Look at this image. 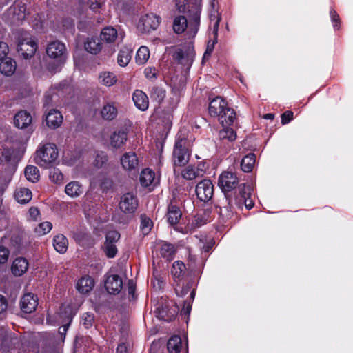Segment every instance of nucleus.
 <instances>
[{
	"label": "nucleus",
	"instance_id": "23",
	"mask_svg": "<svg viewBox=\"0 0 353 353\" xmlns=\"http://www.w3.org/2000/svg\"><path fill=\"white\" fill-rule=\"evenodd\" d=\"M119 37L122 39L123 34L118 33V31L113 27L104 28L101 33V39L107 43H113Z\"/></svg>",
	"mask_w": 353,
	"mask_h": 353
},
{
	"label": "nucleus",
	"instance_id": "54",
	"mask_svg": "<svg viewBox=\"0 0 353 353\" xmlns=\"http://www.w3.org/2000/svg\"><path fill=\"white\" fill-rule=\"evenodd\" d=\"M105 0H88V3L89 4L90 9L96 11L102 6Z\"/></svg>",
	"mask_w": 353,
	"mask_h": 353
},
{
	"label": "nucleus",
	"instance_id": "30",
	"mask_svg": "<svg viewBox=\"0 0 353 353\" xmlns=\"http://www.w3.org/2000/svg\"><path fill=\"white\" fill-rule=\"evenodd\" d=\"M160 254L161 256L165 259L167 261H172L176 252V248L174 245L164 242L160 248Z\"/></svg>",
	"mask_w": 353,
	"mask_h": 353
},
{
	"label": "nucleus",
	"instance_id": "10",
	"mask_svg": "<svg viewBox=\"0 0 353 353\" xmlns=\"http://www.w3.org/2000/svg\"><path fill=\"white\" fill-rule=\"evenodd\" d=\"M238 183V177L232 172L225 171L219 176L218 185L225 193L234 189Z\"/></svg>",
	"mask_w": 353,
	"mask_h": 353
},
{
	"label": "nucleus",
	"instance_id": "27",
	"mask_svg": "<svg viewBox=\"0 0 353 353\" xmlns=\"http://www.w3.org/2000/svg\"><path fill=\"white\" fill-rule=\"evenodd\" d=\"M83 185L78 181H71L65 188V194L72 198L79 196L83 192Z\"/></svg>",
	"mask_w": 353,
	"mask_h": 353
},
{
	"label": "nucleus",
	"instance_id": "62",
	"mask_svg": "<svg viewBox=\"0 0 353 353\" xmlns=\"http://www.w3.org/2000/svg\"><path fill=\"white\" fill-rule=\"evenodd\" d=\"M190 290V287L188 284H187L185 286H183L180 292L177 288L175 289L176 293L179 296H183L185 294H188V292Z\"/></svg>",
	"mask_w": 353,
	"mask_h": 353
},
{
	"label": "nucleus",
	"instance_id": "53",
	"mask_svg": "<svg viewBox=\"0 0 353 353\" xmlns=\"http://www.w3.org/2000/svg\"><path fill=\"white\" fill-rule=\"evenodd\" d=\"M10 251L4 246H0V264H4L8 261Z\"/></svg>",
	"mask_w": 353,
	"mask_h": 353
},
{
	"label": "nucleus",
	"instance_id": "41",
	"mask_svg": "<svg viewBox=\"0 0 353 353\" xmlns=\"http://www.w3.org/2000/svg\"><path fill=\"white\" fill-rule=\"evenodd\" d=\"M99 80L103 85L110 87L117 81V77L112 72H104L99 75Z\"/></svg>",
	"mask_w": 353,
	"mask_h": 353
},
{
	"label": "nucleus",
	"instance_id": "60",
	"mask_svg": "<svg viewBox=\"0 0 353 353\" xmlns=\"http://www.w3.org/2000/svg\"><path fill=\"white\" fill-rule=\"evenodd\" d=\"M59 86V88H73L74 86V81L71 78L66 79L60 83Z\"/></svg>",
	"mask_w": 353,
	"mask_h": 353
},
{
	"label": "nucleus",
	"instance_id": "9",
	"mask_svg": "<svg viewBox=\"0 0 353 353\" xmlns=\"http://www.w3.org/2000/svg\"><path fill=\"white\" fill-rule=\"evenodd\" d=\"M160 21L159 16L153 13L146 14L141 17L137 28L142 32H150L158 28Z\"/></svg>",
	"mask_w": 353,
	"mask_h": 353
},
{
	"label": "nucleus",
	"instance_id": "50",
	"mask_svg": "<svg viewBox=\"0 0 353 353\" xmlns=\"http://www.w3.org/2000/svg\"><path fill=\"white\" fill-rule=\"evenodd\" d=\"M105 252L108 257L113 258L116 256L117 248L114 243H105L104 245Z\"/></svg>",
	"mask_w": 353,
	"mask_h": 353
},
{
	"label": "nucleus",
	"instance_id": "11",
	"mask_svg": "<svg viewBox=\"0 0 353 353\" xmlns=\"http://www.w3.org/2000/svg\"><path fill=\"white\" fill-rule=\"evenodd\" d=\"M214 193V186L210 180L204 179L196 186V194L198 199L203 202L210 201Z\"/></svg>",
	"mask_w": 353,
	"mask_h": 353
},
{
	"label": "nucleus",
	"instance_id": "1",
	"mask_svg": "<svg viewBox=\"0 0 353 353\" xmlns=\"http://www.w3.org/2000/svg\"><path fill=\"white\" fill-rule=\"evenodd\" d=\"M188 9L189 23L185 17H176L173 21V30L176 34H181L188 28L190 33L194 36L200 25L201 6L197 3L188 4Z\"/></svg>",
	"mask_w": 353,
	"mask_h": 353
},
{
	"label": "nucleus",
	"instance_id": "33",
	"mask_svg": "<svg viewBox=\"0 0 353 353\" xmlns=\"http://www.w3.org/2000/svg\"><path fill=\"white\" fill-rule=\"evenodd\" d=\"M181 216V212L174 205L170 204L168 208L167 219L171 225L176 224Z\"/></svg>",
	"mask_w": 353,
	"mask_h": 353
},
{
	"label": "nucleus",
	"instance_id": "44",
	"mask_svg": "<svg viewBox=\"0 0 353 353\" xmlns=\"http://www.w3.org/2000/svg\"><path fill=\"white\" fill-rule=\"evenodd\" d=\"M141 225L140 229L143 235H147L150 232L153 223L152 220L145 214H141L140 216Z\"/></svg>",
	"mask_w": 353,
	"mask_h": 353
},
{
	"label": "nucleus",
	"instance_id": "26",
	"mask_svg": "<svg viewBox=\"0 0 353 353\" xmlns=\"http://www.w3.org/2000/svg\"><path fill=\"white\" fill-rule=\"evenodd\" d=\"M17 68V64L14 60L11 58H6L1 60L0 72L1 74L10 77L12 76Z\"/></svg>",
	"mask_w": 353,
	"mask_h": 353
},
{
	"label": "nucleus",
	"instance_id": "46",
	"mask_svg": "<svg viewBox=\"0 0 353 353\" xmlns=\"http://www.w3.org/2000/svg\"><path fill=\"white\" fill-rule=\"evenodd\" d=\"M240 194L241 198L244 200V203L247 209H251L254 206V202L250 199V188L245 189V185L243 184V188L240 185Z\"/></svg>",
	"mask_w": 353,
	"mask_h": 353
},
{
	"label": "nucleus",
	"instance_id": "55",
	"mask_svg": "<svg viewBox=\"0 0 353 353\" xmlns=\"http://www.w3.org/2000/svg\"><path fill=\"white\" fill-rule=\"evenodd\" d=\"M9 48L6 43L0 41V61L8 53Z\"/></svg>",
	"mask_w": 353,
	"mask_h": 353
},
{
	"label": "nucleus",
	"instance_id": "35",
	"mask_svg": "<svg viewBox=\"0 0 353 353\" xmlns=\"http://www.w3.org/2000/svg\"><path fill=\"white\" fill-rule=\"evenodd\" d=\"M132 57V50L128 47L121 49L118 54L117 62L121 67L126 66Z\"/></svg>",
	"mask_w": 353,
	"mask_h": 353
},
{
	"label": "nucleus",
	"instance_id": "36",
	"mask_svg": "<svg viewBox=\"0 0 353 353\" xmlns=\"http://www.w3.org/2000/svg\"><path fill=\"white\" fill-rule=\"evenodd\" d=\"M61 103L58 100V96L56 93L47 91L45 93L43 99V108L48 110L50 106L59 105Z\"/></svg>",
	"mask_w": 353,
	"mask_h": 353
},
{
	"label": "nucleus",
	"instance_id": "56",
	"mask_svg": "<svg viewBox=\"0 0 353 353\" xmlns=\"http://www.w3.org/2000/svg\"><path fill=\"white\" fill-rule=\"evenodd\" d=\"M144 73L148 79H153L156 78L157 70L154 68L148 67L145 69Z\"/></svg>",
	"mask_w": 353,
	"mask_h": 353
},
{
	"label": "nucleus",
	"instance_id": "18",
	"mask_svg": "<svg viewBox=\"0 0 353 353\" xmlns=\"http://www.w3.org/2000/svg\"><path fill=\"white\" fill-rule=\"evenodd\" d=\"M132 99L135 106L139 110L145 111L148 108L149 99L147 94L142 90H135Z\"/></svg>",
	"mask_w": 353,
	"mask_h": 353
},
{
	"label": "nucleus",
	"instance_id": "16",
	"mask_svg": "<svg viewBox=\"0 0 353 353\" xmlns=\"http://www.w3.org/2000/svg\"><path fill=\"white\" fill-rule=\"evenodd\" d=\"M44 116L46 125L51 129L59 128L63 123V116L56 109L46 110Z\"/></svg>",
	"mask_w": 353,
	"mask_h": 353
},
{
	"label": "nucleus",
	"instance_id": "42",
	"mask_svg": "<svg viewBox=\"0 0 353 353\" xmlns=\"http://www.w3.org/2000/svg\"><path fill=\"white\" fill-rule=\"evenodd\" d=\"M223 127V129L219 132L220 139L228 141L229 142L234 141L236 138V135L234 130L232 128H228V126Z\"/></svg>",
	"mask_w": 353,
	"mask_h": 353
},
{
	"label": "nucleus",
	"instance_id": "8",
	"mask_svg": "<svg viewBox=\"0 0 353 353\" xmlns=\"http://www.w3.org/2000/svg\"><path fill=\"white\" fill-rule=\"evenodd\" d=\"M46 54L50 58L57 59L59 64H63L65 61L68 54L65 45L59 41L48 43Z\"/></svg>",
	"mask_w": 353,
	"mask_h": 353
},
{
	"label": "nucleus",
	"instance_id": "47",
	"mask_svg": "<svg viewBox=\"0 0 353 353\" xmlns=\"http://www.w3.org/2000/svg\"><path fill=\"white\" fill-rule=\"evenodd\" d=\"M52 228V224L50 222L45 221L39 223L35 228L34 232L39 236H43L48 233Z\"/></svg>",
	"mask_w": 353,
	"mask_h": 353
},
{
	"label": "nucleus",
	"instance_id": "34",
	"mask_svg": "<svg viewBox=\"0 0 353 353\" xmlns=\"http://www.w3.org/2000/svg\"><path fill=\"white\" fill-rule=\"evenodd\" d=\"M101 114L103 119L111 121L116 118L117 109L113 104L108 103L103 107Z\"/></svg>",
	"mask_w": 353,
	"mask_h": 353
},
{
	"label": "nucleus",
	"instance_id": "5",
	"mask_svg": "<svg viewBox=\"0 0 353 353\" xmlns=\"http://www.w3.org/2000/svg\"><path fill=\"white\" fill-rule=\"evenodd\" d=\"M37 49V43L27 32H21L18 37L17 51L25 59L31 58Z\"/></svg>",
	"mask_w": 353,
	"mask_h": 353
},
{
	"label": "nucleus",
	"instance_id": "64",
	"mask_svg": "<svg viewBox=\"0 0 353 353\" xmlns=\"http://www.w3.org/2000/svg\"><path fill=\"white\" fill-rule=\"evenodd\" d=\"M29 214H30V216L34 220H36L37 219V217L39 216V215L40 214V212H39V210L36 207H31L30 209H29Z\"/></svg>",
	"mask_w": 353,
	"mask_h": 353
},
{
	"label": "nucleus",
	"instance_id": "22",
	"mask_svg": "<svg viewBox=\"0 0 353 353\" xmlns=\"http://www.w3.org/2000/svg\"><path fill=\"white\" fill-rule=\"evenodd\" d=\"M28 268V261L23 257L17 258L12 263L11 270L14 275L20 276L23 275Z\"/></svg>",
	"mask_w": 353,
	"mask_h": 353
},
{
	"label": "nucleus",
	"instance_id": "43",
	"mask_svg": "<svg viewBox=\"0 0 353 353\" xmlns=\"http://www.w3.org/2000/svg\"><path fill=\"white\" fill-rule=\"evenodd\" d=\"M185 270V265L181 261L174 262L171 273L174 279H180Z\"/></svg>",
	"mask_w": 353,
	"mask_h": 353
},
{
	"label": "nucleus",
	"instance_id": "28",
	"mask_svg": "<svg viewBox=\"0 0 353 353\" xmlns=\"http://www.w3.org/2000/svg\"><path fill=\"white\" fill-rule=\"evenodd\" d=\"M14 198L19 203L25 204L28 203L32 197V192L26 188H17L14 194Z\"/></svg>",
	"mask_w": 353,
	"mask_h": 353
},
{
	"label": "nucleus",
	"instance_id": "19",
	"mask_svg": "<svg viewBox=\"0 0 353 353\" xmlns=\"http://www.w3.org/2000/svg\"><path fill=\"white\" fill-rule=\"evenodd\" d=\"M226 107H228L227 102L222 97H216L209 104V113L211 116L216 117Z\"/></svg>",
	"mask_w": 353,
	"mask_h": 353
},
{
	"label": "nucleus",
	"instance_id": "14",
	"mask_svg": "<svg viewBox=\"0 0 353 353\" xmlns=\"http://www.w3.org/2000/svg\"><path fill=\"white\" fill-rule=\"evenodd\" d=\"M38 305V298L31 292L26 293L21 299L20 307L23 312L30 314Z\"/></svg>",
	"mask_w": 353,
	"mask_h": 353
},
{
	"label": "nucleus",
	"instance_id": "58",
	"mask_svg": "<svg viewBox=\"0 0 353 353\" xmlns=\"http://www.w3.org/2000/svg\"><path fill=\"white\" fill-rule=\"evenodd\" d=\"M206 214L198 215L195 217L194 225L197 227H200L207 223Z\"/></svg>",
	"mask_w": 353,
	"mask_h": 353
},
{
	"label": "nucleus",
	"instance_id": "63",
	"mask_svg": "<svg viewBox=\"0 0 353 353\" xmlns=\"http://www.w3.org/2000/svg\"><path fill=\"white\" fill-rule=\"evenodd\" d=\"M192 309V305L190 302L185 301L183 304V307L181 310V312L185 315H189Z\"/></svg>",
	"mask_w": 353,
	"mask_h": 353
},
{
	"label": "nucleus",
	"instance_id": "59",
	"mask_svg": "<svg viewBox=\"0 0 353 353\" xmlns=\"http://www.w3.org/2000/svg\"><path fill=\"white\" fill-rule=\"evenodd\" d=\"M187 0H176V7L179 12H186Z\"/></svg>",
	"mask_w": 353,
	"mask_h": 353
},
{
	"label": "nucleus",
	"instance_id": "48",
	"mask_svg": "<svg viewBox=\"0 0 353 353\" xmlns=\"http://www.w3.org/2000/svg\"><path fill=\"white\" fill-rule=\"evenodd\" d=\"M49 177L50 180L57 184H61L63 183L64 177L61 172L57 168H52L49 172Z\"/></svg>",
	"mask_w": 353,
	"mask_h": 353
},
{
	"label": "nucleus",
	"instance_id": "20",
	"mask_svg": "<svg viewBox=\"0 0 353 353\" xmlns=\"http://www.w3.org/2000/svg\"><path fill=\"white\" fill-rule=\"evenodd\" d=\"M140 183L143 187H148L152 185H156L159 183V178H157L154 171L149 168L142 170L140 175Z\"/></svg>",
	"mask_w": 353,
	"mask_h": 353
},
{
	"label": "nucleus",
	"instance_id": "31",
	"mask_svg": "<svg viewBox=\"0 0 353 353\" xmlns=\"http://www.w3.org/2000/svg\"><path fill=\"white\" fill-rule=\"evenodd\" d=\"M85 49L91 54H98L102 49L101 40L97 37L88 39L85 43Z\"/></svg>",
	"mask_w": 353,
	"mask_h": 353
},
{
	"label": "nucleus",
	"instance_id": "13",
	"mask_svg": "<svg viewBox=\"0 0 353 353\" xmlns=\"http://www.w3.org/2000/svg\"><path fill=\"white\" fill-rule=\"evenodd\" d=\"M120 162L123 170L127 172H136L139 169V159L134 152L123 154L120 159Z\"/></svg>",
	"mask_w": 353,
	"mask_h": 353
},
{
	"label": "nucleus",
	"instance_id": "21",
	"mask_svg": "<svg viewBox=\"0 0 353 353\" xmlns=\"http://www.w3.org/2000/svg\"><path fill=\"white\" fill-rule=\"evenodd\" d=\"M221 205L216 207L217 212L223 219H230L233 212L232 210V205L229 196L225 194V199L221 201Z\"/></svg>",
	"mask_w": 353,
	"mask_h": 353
},
{
	"label": "nucleus",
	"instance_id": "39",
	"mask_svg": "<svg viewBox=\"0 0 353 353\" xmlns=\"http://www.w3.org/2000/svg\"><path fill=\"white\" fill-rule=\"evenodd\" d=\"M167 347L170 353H179L181 348V339L179 336H172L168 341Z\"/></svg>",
	"mask_w": 353,
	"mask_h": 353
},
{
	"label": "nucleus",
	"instance_id": "12",
	"mask_svg": "<svg viewBox=\"0 0 353 353\" xmlns=\"http://www.w3.org/2000/svg\"><path fill=\"white\" fill-rule=\"evenodd\" d=\"M138 205L137 196L133 193L128 192L121 197L119 208L125 214H132L137 209Z\"/></svg>",
	"mask_w": 353,
	"mask_h": 353
},
{
	"label": "nucleus",
	"instance_id": "51",
	"mask_svg": "<svg viewBox=\"0 0 353 353\" xmlns=\"http://www.w3.org/2000/svg\"><path fill=\"white\" fill-rule=\"evenodd\" d=\"M120 239V234L116 230L108 232L105 236V242L108 243H114Z\"/></svg>",
	"mask_w": 353,
	"mask_h": 353
},
{
	"label": "nucleus",
	"instance_id": "17",
	"mask_svg": "<svg viewBox=\"0 0 353 353\" xmlns=\"http://www.w3.org/2000/svg\"><path fill=\"white\" fill-rule=\"evenodd\" d=\"M32 115L26 110H21L14 117V125L19 129L27 128L32 123Z\"/></svg>",
	"mask_w": 353,
	"mask_h": 353
},
{
	"label": "nucleus",
	"instance_id": "38",
	"mask_svg": "<svg viewBox=\"0 0 353 353\" xmlns=\"http://www.w3.org/2000/svg\"><path fill=\"white\" fill-rule=\"evenodd\" d=\"M149 57L150 50L148 48L145 46H142L137 52L135 60L137 64L143 65L148 61Z\"/></svg>",
	"mask_w": 353,
	"mask_h": 353
},
{
	"label": "nucleus",
	"instance_id": "49",
	"mask_svg": "<svg viewBox=\"0 0 353 353\" xmlns=\"http://www.w3.org/2000/svg\"><path fill=\"white\" fill-rule=\"evenodd\" d=\"M107 161V155L104 152H101L96 155L93 164L96 168H100L106 163Z\"/></svg>",
	"mask_w": 353,
	"mask_h": 353
},
{
	"label": "nucleus",
	"instance_id": "3",
	"mask_svg": "<svg viewBox=\"0 0 353 353\" xmlns=\"http://www.w3.org/2000/svg\"><path fill=\"white\" fill-rule=\"evenodd\" d=\"M57 318L65 324L59 328V331L57 334H49V343L53 346L59 345L64 342L66 332L72 319L71 308L70 307L61 306L60 312L57 314Z\"/></svg>",
	"mask_w": 353,
	"mask_h": 353
},
{
	"label": "nucleus",
	"instance_id": "45",
	"mask_svg": "<svg viewBox=\"0 0 353 353\" xmlns=\"http://www.w3.org/2000/svg\"><path fill=\"white\" fill-rule=\"evenodd\" d=\"M200 172L198 168L189 165L182 171V176L187 180H193L199 176Z\"/></svg>",
	"mask_w": 353,
	"mask_h": 353
},
{
	"label": "nucleus",
	"instance_id": "6",
	"mask_svg": "<svg viewBox=\"0 0 353 353\" xmlns=\"http://www.w3.org/2000/svg\"><path fill=\"white\" fill-rule=\"evenodd\" d=\"M173 59L186 69H190L195 57V52L192 44L189 43L183 47L176 48Z\"/></svg>",
	"mask_w": 353,
	"mask_h": 353
},
{
	"label": "nucleus",
	"instance_id": "29",
	"mask_svg": "<svg viewBox=\"0 0 353 353\" xmlns=\"http://www.w3.org/2000/svg\"><path fill=\"white\" fill-rule=\"evenodd\" d=\"M53 246L56 251L61 254L66 252L68 247V239L62 234L54 236L53 239Z\"/></svg>",
	"mask_w": 353,
	"mask_h": 353
},
{
	"label": "nucleus",
	"instance_id": "61",
	"mask_svg": "<svg viewBox=\"0 0 353 353\" xmlns=\"http://www.w3.org/2000/svg\"><path fill=\"white\" fill-rule=\"evenodd\" d=\"M8 307V303L6 299L3 296L0 295V314L3 313Z\"/></svg>",
	"mask_w": 353,
	"mask_h": 353
},
{
	"label": "nucleus",
	"instance_id": "24",
	"mask_svg": "<svg viewBox=\"0 0 353 353\" xmlns=\"http://www.w3.org/2000/svg\"><path fill=\"white\" fill-rule=\"evenodd\" d=\"M127 141V132L121 129L114 132L110 137V144L114 148H120Z\"/></svg>",
	"mask_w": 353,
	"mask_h": 353
},
{
	"label": "nucleus",
	"instance_id": "4",
	"mask_svg": "<svg viewBox=\"0 0 353 353\" xmlns=\"http://www.w3.org/2000/svg\"><path fill=\"white\" fill-rule=\"evenodd\" d=\"M58 157V150L55 144L46 143L37 151L36 162L41 167L47 168L53 163Z\"/></svg>",
	"mask_w": 353,
	"mask_h": 353
},
{
	"label": "nucleus",
	"instance_id": "2",
	"mask_svg": "<svg viewBox=\"0 0 353 353\" xmlns=\"http://www.w3.org/2000/svg\"><path fill=\"white\" fill-rule=\"evenodd\" d=\"M192 145L191 139L177 136L172 153V161L175 166L181 167L188 163Z\"/></svg>",
	"mask_w": 353,
	"mask_h": 353
},
{
	"label": "nucleus",
	"instance_id": "52",
	"mask_svg": "<svg viewBox=\"0 0 353 353\" xmlns=\"http://www.w3.org/2000/svg\"><path fill=\"white\" fill-rule=\"evenodd\" d=\"M94 321V315L91 313H85L82 318V323L85 328H89L92 325Z\"/></svg>",
	"mask_w": 353,
	"mask_h": 353
},
{
	"label": "nucleus",
	"instance_id": "25",
	"mask_svg": "<svg viewBox=\"0 0 353 353\" xmlns=\"http://www.w3.org/2000/svg\"><path fill=\"white\" fill-rule=\"evenodd\" d=\"M221 112H222L216 116L219 117V122L222 124L223 126L231 125L235 119L236 114L234 110L228 106Z\"/></svg>",
	"mask_w": 353,
	"mask_h": 353
},
{
	"label": "nucleus",
	"instance_id": "32",
	"mask_svg": "<svg viewBox=\"0 0 353 353\" xmlns=\"http://www.w3.org/2000/svg\"><path fill=\"white\" fill-rule=\"evenodd\" d=\"M94 285V280L91 277L87 276L83 277L79 281L77 288L79 292L87 294L92 290Z\"/></svg>",
	"mask_w": 353,
	"mask_h": 353
},
{
	"label": "nucleus",
	"instance_id": "40",
	"mask_svg": "<svg viewBox=\"0 0 353 353\" xmlns=\"http://www.w3.org/2000/svg\"><path fill=\"white\" fill-rule=\"evenodd\" d=\"M24 174L26 179L32 183L38 181L39 178V171L36 166L28 165L25 168Z\"/></svg>",
	"mask_w": 353,
	"mask_h": 353
},
{
	"label": "nucleus",
	"instance_id": "57",
	"mask_svg": "<svg viewBox=\"0 0 353 353\" xmlns=\"http://www.w3.org/2000/svg\"><path fill=\"white\" fill-rule=\"evenodd\" d=\"M293 119V112L292 111H285L281 115V122L283 124L288 123Z\"/></svg>",
	"mask_w": 353,
	"mask_h": 353
},
{
	"label": "nucleus",
	"instance_id": "37",
	"mask_svg": "<svg viewBox=\"0 0 353 353\" xmlns=\"http://www.w3.org/2000/svg\"><path fill=\"white\" fill-rule=\"evenodd\" d=\"M256 157L253 153H250L246 155L241 162V170L245 172H250L252 171L255 163Z\"/></svg>",
	"mask_w": 353,
	"mask_h": 353
},
{
	"label": "nucleus",
	"instance_id": "15",
	"mask_svg": "<svg viewBox=\"0 0 353 353\" xmlns=\"http://www.w3.org/2000/svg\"><path fill=\"white\" fill-rule=\"evenodd\" d=\"M105 288L110 294H119L123 288V281L117 274L108 275L105 281Z\"/></svg>",
	"mask_w": 353,
	"mask_h": 353
},
{
	"label": "nucleus",
	"instance_id": "7",
	"mask_svg": "<svg viewBox=\"0 0 353 353\" xmlns=\"http://www.w3.org/2000/svg\"><path fill=\"white\" fill-rule=\"evenodd\" d=\"M26 8L24 3L15 2L4 14L5 20L10 24H17L26 18Z\"/></svg>",
	"mask_w": 353,
	"mask_h": 353
}]
</instances>
